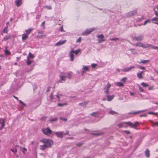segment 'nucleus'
<instances>
[{
    "instance_id": "nucleus-1",
    "label": "nucleus",
    "mask_w": 158,
    "mask_h": 158,
    "mask_svg": "<svg viewBox=\"0 0 158 158\" xmlns=\"http://www.w3.org/2000/svg\"><path fill=\"white\" fill-rule=\"evenodd\" d=\"M40 142L44 143L43 145L40 146V149L43 150L46 148H50L53 144L52 140L46 139H42Z\"/></svg>"
},
{
    "instance_id": "nucleus-2",
    "label": "nucleus",
    "mask_w": 158,
    "mask_h": 158,
    "mask_svg": "<svg viewBox=\"0 0 158 158\" xmlns=\"http://www.w3.org/2000/svg\"><path fill=\"white\" fill-rule=\"evenodd\" d=\"M135 45L137 47H141L143 48H147L151 47L152 45L150 44H143L142 43L139 42L135 44Z\"/></svg>"
},
{
    "instance_id": "nucleus-3",
    "label": "nucleus",
    "mask_w": 158,
    "mask_h": 158,
    "mask_svg": "<svg viewBox=\"0 0 158 158\" xmlns=\"http://www.w3.org/2000/svg\"><path fill=\"white\" fill-rule=\"evenodd\" d=\"M42 130L43 133L47 135H49L52 133V131L49 128L42 129Z\"/></svg>"
},
{
    "instance_id": "nucleus-4",
    "label": "nucleus",
    "mask_w": 158,
    "mask_h": 158,
    "mask_svg": "<svg viewBox=\"0 0 158 158\" xmlns=\"http://www.w3.org/2000/svg\"><path fill=\"white\" fill-rule=\"evenodd\" d=\"M127 124L128 125H128L131 127L135 129L138 125L139 123L138 122H135V123H133L131 122H127Z\"/></svg>"
},
{
    "instance_id": "nucleus-5",
    "label": "nucleus",
    "mask_w": 158,
    "mask_h": 158,
    "mask_svg": "<svg viewBox=\"0 0 158 158\" xmlns=\"http://www.w3.org/2000/svg\"><path fill=\"white\" fill-rule=\"evenodd\" d=\"M94 30H95V29L94 28H91L89 29H87L82 33V35H87L90 34Z\"/></svg>"
},
{
    "instance_id": "nucleus-6",
    "label": "nucleus",
    "mask_w": 158,
    "mask_h": 158,
    "mask_svg": "<svg viewBox=\"0 0 158 158\" xmlns=\"http://www.w3.org/2000/svg\"><path fill=\"white\" fill-rule=\"evenodd\" d=\"M5 119L4 118H0V131L5 126Z\"/></svg>"
},
{
    "instance_id": "nucleus-7",
    "label": "nucleus",
    "mask_w": 158,
    "mask_h": 158,
    "mask_svg": "<svg viewBox=\"0 0 158 158\" xmlns=\"http://www.w3.org/2000/svg\"><path fill=\"white\" fill-rule=\"evenodd\" d=\"M111 87V85L109 83H108L106 86L104 88V92L107 94H109V89Z\"/></svg>"
},
{
    "instance_id": "nucleus-8",
    "label": "nucleus",
    "mask_w": 158,
    "mask_h": 158,
    "mask_svg": "<svg viewBox=\"0 0 158 158\" xmlns=\"http://www.w3.org/2000/svg\"><path fill=\"white\" fill-rule=\"evenodd\" d=\"M118 127L119 128L124 127L126 128L128 127L127 122H124L118 124Z\"/></svg>"
},
{
    "instance_id": "nucleus-9",
    "label": "nucleus",
    "mask_w": 158,
    "mask_h": 158,
    "mask_svg": "<svg viewBox=\"0 0 158 158\" xmlns=\"http://www.w3.org/2000/svg\"><path fill=\"white\" fill-rule=\"evenodd\" d=\"M97 37L99 38L98 41L99 43H101L105 40L103 39L104 36L102 34L98 35Z\"/></svg>"
},
{
    "instance_id": "nucleus-10",
    "label": "nucleus",
    "mask_w": 158,
    "mask_h": 158,
    "mask_svg": "<svg viewBox=\"0 0 158 158\" xmlns=\"http://www.w3.org/2000/svg\"><path fill=\"white\" fill-rule=\"evenodd\" d=\"M83 70L82 71V75H83V74L85 73L86 71H89V69L88 67L86 66H83L82 68Z\"/></svg>"
},
{
    "instance_id": "nucleus-11",
    "label": "nucleus",
    "mask_w": 158,
    "mask_h": 158,
    "mask_svg": "<svg viewBox=\"0 0 158 158\" xmlns=\"http://www.w3.org/2000/svg\"><path fill=\"white\" fill-rule=\"evenodd\" d=\"M134 68H135V67L134 66H131L130 67L127 68L125 69H123L122 70V71L123 72H128L129 71H130L131 69Z\"/></svg>"
},
{
    "instance_id": "nucleus-12",
    "label": "nucleus",
    "mask_w": 158,
    "mask_h": 158,
    "mask_svg": "<svg viewBox=\"0 0 158 158\" xmlns=\"http://www.w3.org/2000/svg\"><path fill=\"white\" fill-rule=\"evenodd\" d=\"M66 42V40H60L59 41H58V42L56 43L55 44V45L56 46H57L61 45L62 44H63L65 43Z\"/></svg>"
},
{
    "instance_id": "nucleus-13",
    "label": "nucleus",
    "mask_w": 158,
    "mask_h": 158,
    "mask_svg": "<svg viewBox=\"0 0 158 158\" xmlns=\"http://www.w3.org/2000/svg\"><path fill=\"white\" fill-rule=\"evenodd\" d=\"M74 53L73 50H71L70 52V56L71 61H73L74 60Z\"/></svg>"
},
{
    "instance_id": "nucleus-14",
    "label": "nucleus",
    "mask_w": 158,
    "mask_h": 158,
    "mask_svg": "<svg viewBox=\"0 0 158 158\" xmlns=\"http://www.w3.org/2000/svg\"><path fill=\"white\" fill-rule=\"evenodd\" d=\"M144 73L143 71H142L140 73H137V77L140 79H141L143 78V76L142 74Z\"/></svg>"
},
{
    "instance_id": "nucleus-15",
    "label": "nucleus",
    "mask_w": 158,
    "mask_h": 158,
    "mask_svg": "<svg viewBox=\"0 0 158 158\" xmlns=\"http://www.w3.org/2000/svg\"><path fill=\"white\" fill-rule=\"evenodd\" d=\"M55 134L58 137L62 138L63 135V132H55Z\"/></svg>"
},
{
    "instance_id": "nucleus-16",
    "label": "nucleus",
    "mask_w": 158,
    "mask_h": 158,
    "mask_svg": "<svg viewBox=\"0 0 158 158\" xmlns=\"http://www.w3.org/2000/svg\"><path fill=\"white\" fill-rule=\"evenodd\" d=\"M114 95H110L107 94V100L108 101H111L114 98Z\"/></svg>"
},
{
    "instance_id": "nucleus-17",
    "label": "nucleus",
    "mask_w": 158,
    "mask_h": 158,
    "mask_svg": "<svg viewBox=\"0 0 158 158\" xmlns=\"http://www.w3.org/2000/svg\"><path fill=\"white\" fill-rule=\"evenodd\" d=\"M44 33V32L43 31H39L38 32L37 37L39 38L41 37H45L46 36L45 35H41L42 34H43Z\"/></svg>"
},
{
    "instance_id": "nucleus-18",
    "label": "nucleus",
    "mask_w": 158,
    "mask_h": 158,
    "mask_svg": "<svg viewBox=\"0 0 158 158\" xmlns=\"http://www.w3.org/2000/svg\"><path fill=\"white\" fill-rule=\"evenodd\" d=\"M134 40H135L141 41L143 40V36H138L135 37L133 38Z\"/></svg>"
},
{
    "instance_id": "nucleus-19",
    "label": "nucleus",
    "mask_w": 158,
    "mask_h": 158,
    "mask_svg": "<svg viewBox=\"0 0 158 158\" xmlns=\"http://www.w3.org/2000/svg\"><path fill=\"white\" fill-rule=\"evenodd\" d=\"M22 3V0H17L15 1V5H16L19 7L21 5Z\"/></svg>"
},
{
    "instance_id": "nucleus-20",
    "label": "nucleus",
    "mask_w": 158,
    "mask_h": 158,
    "mask_svg": "<svg viewBox=\"0 0 158 158\" xmlns=\"http://www.w3.org/2000/svg\"><path fill=\"white\" fill-rule=\"evenodd\" d=\"M11 38V36L10 35H6L3 38L2 41H6L7 40L10 39Z\"/></svg>"
},
{
    "instance_id": "nucleus-21",
    "label": "nucleus",
    "mask_w": 158,
    "mask_h": 158,
    "mask_svg": "<svg viewBox=\"0 0 158 158\" xmlns=\"http://www.w3.org/2000/svg\"><path fill=\"white\" fill-rule=\"evenodd\" d=\"M34 61L30 60L28 57H27V59L26 61L27 64L28 65H30L32 62H34Z\"/></svg>"
},
{
    "instance_id": "nucleus-22",
    "label": "nucleus",
    "mask_w": 158,
    "mask_h": 158,
    "mask_svg": "<svg viewBox=\"0 0 158 158\" xmlns=\"http://www.w3.org/2000/svg\"><path fill=\"white\" fill-rule=\"evenodd\" d=\"M145 154L146 156L147 157H150V152L149 150L147 149L145 152Z\"/></svg>"
},
{
    "instance_id": "nucleus-23",
    "label": "nucleus",
    "mask_w": 158,
    "mask_h": 158,
    "mask_svg": "<svg viewBox=\"0 0 158 158\" xmlns=\"http://www.w3.org/2000/svg\"><path fill=\"white\" fill-rule=\"evenodd\" d=\"M28 37L27 34L24 33L22 35V39L23 40H26Z\"/></svg>"
},
{
    "instance_id": "nucleus-24",
    "label": "nucleus",
    "mask_w": 158,
    "mask_h": 158,
    "mask_svg": "<svg viewBox=\"0 0 158 158\" xmlns=\"http://www.w3.org/2000/svg\"><path fill=\"white\" fill-rule=\"evenodd\" d=\"M33 29L29 28L28 29L25 30V31L26 33V34H27V35H28L29 34H30V33L31 32V31L32 30H33Z\"/></svg>"
},
{
    "instance_id": "nucleus-25",
    "label": "nucleus",
    "mask_w": 158,
    "mask_h": 158,
    "mask_svg": "<svg viewBox=\"0 0 158 158\" xmlns=\"http://www.w3.org/2000/svg\"><path fill=\"white\" fill-rule=\"evenodd\" d=\"M134 15V14H132L131 13V12L130 11L128 13L126 14V16L127 17L129 18L130 17H131V16H132Z\"/></svg>"
},
{
    "instance_id": "nucleus-26",
    "label": "nucleus",
    "mask_w": 158,
    "mask_h": 158,
    "mask_svg": "<svg viewBox=\"0 0 158 158\" xmlns=\"http://www.w3.org/2000/svg\"><path fill=\"white\" fill-rule=\"evenodd\" d=\"M88 104V102H84L83 103H79V105L83 107L85 106Z\"/></svg>"
},
{
    "instance_id": "nucleus-27",
    "label": "nucleus",
    "mask_w": 158,
    "mask_h": 158,
    "mask_svg": "<svg viewBox=\"0 0 158 158\" xmlns=\"http://www.w3.org/2000/svg\"><path fill=\"white\" fill-rule=\"evenodd\" d=\"M116 85L118 87H123V84L121 82H118L116 83Z\"/></svg>"
},
{
    "instance_id": "nucleus-28",
    "label": "nucleus",
    "mask_w": 158,
    "mask_h": 158,
    "mask_svg": "<svg viewBox=\"0 0 158 158\" xmlns=\"http://www.w3.org/2000/svg\"><path fill=\"white\" fill-rule=\"evenodd\" d=\"M59 77L60 78L61 80L65 81L66 77L64 75H60Z\"/></svg>"
},
{
    "instance_id": "nucleus-29",
    "label": "nucleus",
    "mask_w": 158,
    "mask_h": 158,
    "mask_svg": "<svg viewBox=\"0 0 158 158\" xmlns=\"http://www.w3.org/2000/svg\"><path fill=\"white\" fill-rule=\"evenodd\" d=\"M34 57V55L33 54H32L31 52H29L28 56L27 57H28V58L29 59L30 58H33Z\"/></svg>"
},
{
    "instance_id": "nucleus-30",
    "label": "nucleus",
    "mask_w": 158,
    "mask_h": 158,
    "mask_svg": "<svg viewBox=\"0 0 158 158\" xmlns=\"http://www.w3.org/2000/svg\"><path fill=\"white\" fill-rule=\"evenodd\" d=\"M81 52V50L80 49H78L77 50H76L75 51H74L73 50V53H75L76 55H77L78 53Z\"/></svg>"
},
{
    "instance_id": "nucleus-31",
    "label": "nucleus",
    "mask_w": 158,
    "mask_h": 158,
    "mask_svg": "<svg viewBox=\"0 0 158 158\" xmlns=\"http://www.w3.org/2000/svg\"><path fill=\"white\" fill-rule=\"evenodd\" d=\"M8 27H6L3 30V32L4 33H8V30H7Z\"/></svg>"
},
{
    "instance_id": "nucleus-32",
    "label": "nucleus",
    "mask_w": 158,
    "mask_h": 158,
    "mask_svg": "<svg viewBox=\"0 0 158 158\" xmlns=\"http://www.w3.org/2000/svg\"><path fill=\"white\" fill-rule=\"evenodd\" d=\"M149 61V60H143L140 61L139 62V63H143L144 64L146 63L147 62H148Z\"/></svg>"
},
{
    "instance_id": "nucleus-33",
    "label": "nucleus",
    "mask_w": 158,
    "mask_h": 158,
    "mask_svg": "<svg viewBox=\"0 0 158 158\" xmlns=\"http://www.w3.org/2000/svg\"><path fill=\"white\" fill-rule=\"evenodd\" d=\"M144 111V110H140V111H137L136 112H132V113H131V114H137L139 113L142 112H143Z\"/></svg>"
},
{
    "instance_id": "nucleus-34",
    "label": "nucleus",
    "mask_w": 158,
    "mask_h": 158,
    "mask_svg": "<svg viewBox=\"0 0 158 158\" xmlns=\"http://www.w3.org/2000/svg\"><path fill=\"white\" fill-rule=\"evenodd\" d=\"M45 21H44L43 22L41 25V26L42 27L43 29H45Z\"/></svg>"
},
{
    "instance_id": "nucleus-35",
    "label": "nucleus",
    "mask_w": 158,
    "mask_h": 158,
    "mask_svg": "<svg viewBox=\"0 0 158 158\" xmlns=\"http://www.w3.org/2000/svg\"><path fill=\"white\" fill-rule=\"evenodd\" d=\"M71 74H72L71 72L68 73H67V76L66 77H68L69 78H70L71 77Z\"/></svg>"
},
{
    "instance_id": "nucleus-36",
    "label": "nucleus",
    "mask_w": 158,
    "mask_h": 158,
    "mask_svg": "<svg viewBox=\"0 0 158 158\" xmlns=\"http://www.w3.org/2000/svg\"><path fill=\"white\" fill-rule=\"evenodd\" d=\"M141 85L142 86L144 87H147L148 86V85L146 83H145L144 82L141 83Z\"/></svg>"
},
{
    "instance_id": "nucleus-37",
    "label": "nucleus",
    "mask_w": 158,
    "mask_h": 158,
    "mask_svg": "<svg viewBox=\"0 0 158 158\" xmlns=\"http://www.w3.org/2000/svg\"><path fill=\"white\" fill-rule=\"evenodd\" d=\"M67 103H59L58 104V106H61L64 105H67Z\"/></svg>"
},
{
    "instance_id": "nucleus-38",
    "label": "nucleus",
    "mask_w": 158,
    "mask_h": 158,
    "mask_svg": "<svg viewBox=\"0 0 158 158\" xmlns=\"http://www.w3.org/2000/svg\"><path fill=\"white\" fill-rule=\"evenodd\" d=\"M6 48V49L4 51L5 54L6 55L10 54V52Z\"/></svg>"
},
{
    "instance_id": "nucleus-39",
    "label": "nucleus",
    "mask_w": 158,
    "mask_h": 158,
    "mask_svg": "<svg viewBox=\"0 0 158 158\" xmlns=\"http://www.w3.org/2000/svg\"><path fill=\"white\" fill-rule=\"evenodd\" d=\"M138 86L139 91L141 92H143V89L139 85H138Z\"/></svg>"
},
{
    "instance_id": "nucleus-40",
    "label": "nucleus",
    "mask_w": 158,
    "mask_h": 158,
    "mask_svg": "<svg viewBox=\"0 0 158 158\" xmlns=\"http://www.w3.org/2000/svg\"><path fill=\"white\" fill-rule=\"evenodd\" d=\"M44 7L46 8L48 10H51L52 9L51 6H45Z\"/></svg>"
},
{
    "instance_id": "nucleus-41",
    "label": "nucleus",
    "mask_w": 158,
    "mask_h": 158,
    "mask_svg": "<svg viewBox=\"0 0 158 158\" xmlns=\"http://www.w3.org/2000/svg\"><path fill=\"white\" fill-rule=\"evenodd\" d=\"M137 67L138 68H139V69H141L144 70L145 69V68L142 66L138 65V66H137Z\"/></svg>"
},
{
    "instance_id": "nucleus-42",
    "label": "nucleus",
    "mask_w": 158,
    "mask_h": 158,
    "mask_svg": "<svg viewBox=\"0 0 158 158\" xmlns=\"http://www.w3.org/2000/svg\"><path fill=\"white\" fill-rule=\"evenodd\" d=\"M127 78L126 77H124L121 79V81L123 82H125L127 80Z\"/></svg>"
},
{
    "instance_id": "nucleus-43",
    "label": "nucleus",
    "mask_w": 158,
    "mask_h": 158,
    "mask_svg": "<svg viewBox=\"0 0 158 158\" xmlns=\"http://www.w3.org/2000/svg\"><path fill=\"white\" fill-rule=\"evenodd\" d=\"M118 39L117 38H110V40H114L116 41V40H118Z\"/></svg>"
},
{
    "instance_id": "nucleus-44",
    "label": "nucleus",
    "mask_w": 158,
    "mask_h": 158,
    "mask_svg": "<svg viewBox=\"0 0 158 158\" xmlns=\"http://www.w3.org/2000/svg\"><path fill=\"white\" fill-rule=\"evenodd\" d=\"M109 113L110 114H114L117 113L114 111L111 110L109 111Z\"/></svg>"
},
{
    "instance_id": "nucleus-45",
    "label": "nucleus",
    "mask_w": 158,
    "mask_h": 158,
    "mask_svg": "<svg viewBox=\"0 0 158 158\" xmlns=\"http://www.w3.org/2000/svg\"><path fill=\"white\" fill-rule=\"evenodd\" d=\"M151 47H152V49H155L158 50V47L155 46H152H152Z\"/></svg>"
},
{
    "instance_id": "nucleus-46",
    "label": "nucleus",
    "mask_w": 158,
    "mask_h": 158,
    "mask_svg": "<svg viewBox=\"0 0 158 158\" xmlns=\"http://www.w3.org/2000/svg\"><path fill=\"white\" fill-rule=\"evenodd\" d=\"M22 152L24 153L27 151V150L25 148H22Z\"/></svg>"
},
{
    "instance_id": "nucleus-47",
    "label": "nucleus",
    "mask_w": 158,
    "mask_h": 158,
    "mask_svg": "<svg viewBox=\"0 0 158 158\" xmlns=\"http://www.w3.org/2000/svg\"><path fill=\"white\" fill-rule=\"evenodd\" d=\"M150 22V20L149 19H147L146 21H145L143 25H145L147 23H149Z\"/></svg>"
},
{
    "instance_id": "nucleus-48",
    "label": "nucleus",
    "mask_w": 158,
    "mask_h": 158,
    "mask_svg": "<svg viewBox=\"0 0 158 158\" xmlns=\"http://www.w3.org/2000/svg\"><path fill=\"white\" fill-rule=\"evenodd\" d=\"M10 150L13 152L16 153L17 152V150L16 148H15L14 149H11Z\"/></svg>"
},
{
    "instance_id": "nucleus-49",
    "label": "nucleus",
    "mask_w": 158,
    "mask_h": 158,
    "mask_svg": "<svg viewBox=\"0 0 158 158\" xmlns=\"http://www.w3.org/2000/svg\"><path fill=\"white\" fill-rule=\"evenodd\" d=\"M152 21H158V19L157 18L155 17L152 19Z\"/></svg>"
},
{
    "instance_id": "nucleus-50",
    "label": "nucleus",
    "mask_w": 158,
    "mask_h": 158,
    "mask_svg": "<svg viewBox=\"0 0 158 158\" xmlns=\"http://www.w3.org/2000/svg\"><path fill=\"white\" fill-rule=\"evenodd\" d=\"M91 115H93V116H94V117H96V116H97V114L95 112H93V113H92L91 114Z\"/></svg>"
},
{
    "instance_id": "nucleus-51",
    "label": "nucleus",
    "mask_w": 158,
    "mask_h": 158,
    "mask_svg": "<svg viewBox=\"0 0 158 158\" xmlns=\"http://www.w3.org/2000/svg\"><path fill=\"white\" fill-rule=\"evenodd\" d=\"M50 97L51 100H52L53 99L54 96H53V94L52 93L51 94Z\"/></svg>"
},
{
    "instance_id": "nucleus-52",
    "label": "nucleus",
    "mask_w": 158,
    "mask_h": 158,
    "mask_svg": "<svg viewBox=\"0 0 158 158\" xmlns=\"http://www.w3.org/2000/svg\"><path fill=\"white\" fill-rule=\"evenodd\" d=\"M91 134L92 135H96V136H98V135H100L101 134L100 133H91Z\"/></svg>"
},
{
    "instance_id": "nucleus-53",
    "label": "nucleus",
    "mask_w": 158,
    "mask_h": 158,
    "mask_svg": "<svg viewBox=\"0 0 158 158\" xmlns=\"http://www.w3.org/2000/svg\"><path fill=\"white\" fill-rule=\"evenodd\" d=\"M131 13L132 14H134V15L136 14L137 13V10H135L132 11H131Z\"/></svg>"
},
{
    "instance_id": "nucleus-54",
    "label": "nucleus",
    "mask_w": 158,
    "mask_h": 158,
    "mask_svg": "<svg viewBox=\"0 0 158 158\" xmlns=\"http://www.w3.org/2000/svg\"><path fill=\"white\" fill-rule=\"evenodd\" d=\"M81 37H79L78 39H77V40L76 41V42H77V43H78L80 42L81 41Z\"/></svg>"
},
{
    "instance_id": "nucleus-55",
    "label": "nucleus",
    "mask_w": 158,
    "mask_h": 158,
    "mask_svg": "<svg viewBox=\"0 0 158 158\" xmlns=\"http://www.w3.org/2000/svg\"><path fill=\"white\" fill-rule=\"evenodd\" d=\"M97 66V64H91V66L92 68H95Z\"/></svg>"
},
{
    "instance_id": "nucleus-56",
    "label": "nucleus",
    "mask_w": 158,
    "mask_h": 158,
    "mask_svg": "<svg viewBox=\"0 0 158 158\" xmlns=\"http://www.w3.org/2000/svg\"><path fill=\"white\" fill-rule=\"evenodd\" d=\"M124 132L127 134H130V132L128 131H124Z\"/></svg>"
},
{
    "instance_id": "nucleus-57",
    "label": "nucleus",
    "mask_w": 158,
    "mask_h": 158,
    "mask_svg": "<svg viewBox=\"0 0 158 158\" xmlns=\"http://www.w3.org/2000/svg\"><path fill=\"white\" fill-rule=\"evenodd\" d=\"M158 125V122H157L153 123V126H157Z\"/></svg>"
},
{
    "instance_id": "nucleus-58",
    "label": "nucleus",
    "mask_w": 158,
    "mask_h": 158,
    "mask_svg": "<svg viewBox=\"0 0 158 158\" xmlns=\"http://www.w3.org/2000/svg\"><path fill=\"white\" fill-rule=\"evenodd\" d=\"M148 114H156V113H155L153 112H148Z\"/></svg>"
},
{
    "instance_id": "nucleus-59",
    "label": "nucleus",
    "mask_w": 158,
    "mask_h": 158,
    "mask_svg": "<svg viewBox=\"0 0 158 158\" xmlns=\"http://www.w3.org/2000/svg\"><path fill=\"white\" fill-rule=\"evenodd\" d=\"M60 120H63L64 121H66L67 120L66 118H62V117L60 118Z\"/></svg>"
},
{
    "instance_id": "nucleus-60",
    "label": "nucleus",
    "mask_w": 158,
    "mask_h": 158,
    "mask_svg": "<svg viewBox=\"0 0 158 158\" xmlns=\"http://www.w3.org/2000/svg\"><path fill=\"white\" fill-rule=\"evenodd\" d=\"M82 143H77L76 145L77 146H80L81 145H82Z\"/></svg>"
},
{
    "instance_id": "nucleus-61",
    "label": "nucleus",
    "mask_w": 158,
    "mask_h": 158,
    "mask_svg": "<svg viewBox=\"0 0 158 158\" xmlns=\"http://www.w3.org/2000/svg\"><path fill=\"white\" fill-rule=\"evenodd\" d=\"M147 116V114H142V115H140V117H146Z\"/></svg>"
},
{
    "instance_id": "nucleus-62",
    "label": "nucleus",
    "mask_w": 158,
    "mask_h": 158,
    "mask_svg": "<svg viewBox=\"0 0 158 158\" xmlns=\"http://www.w3.org/2000/svg\"><path fill=\"white\" fill-rule=\"evenodd\" d=\"M56 120H57L56 118H53V119H52L50 120V121H56Z\"/></svg>"
},
{
    "instance_id": "nucleus-63",
    "label": "nucleus",
    "mask_w": 158,
    "mask_h": 158,
    "mask_svg": "<svg viewBox=\"0 0 158 158\" xmlns=\"http://www.w3.org/2000/svg\"><path fill=\"white\" fill-rule=\"evenodd\" d=\"M153 89V87H152H152H149L148 88V89L149 90H152V89Z\"/></svg>"
},
{
    "instance_id": "nucleus-64",
    "label": "nucleus",
    "mask_w": 158,
    "mask_h": 158,
    "mask_svg": "<svg viewBox=\"0 0 158 158\" xmlns=\"http://www.w3.org/2000/svg\"><path fill=\"white\" fill-rule=\"evenodd\" d=\"M60 31L62 32H64V31L63 29V27H61L60 29Z\"/></svg>"
}]
</instances>
